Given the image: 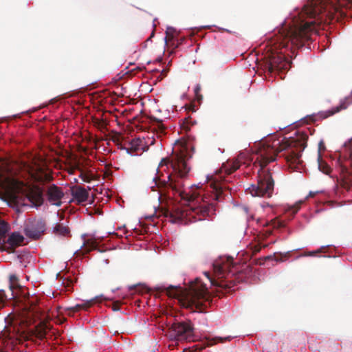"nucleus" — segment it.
<instances>
[{
  "label": "nucleus",
  "mask_w": 352,
  "mask_h": 352,
  "mask_svg": "<svg viewBox=\"0 0 352 352\" xmlns=\"http://www.w3.org/2000/svg\"><path fill=\"white\" fill-rule=\"evenodd\" d=\"M333 0H309L300 12L287 19L280 29L265 46L263 67L270 74H280L288 71L296 49L305 45L311 39L314 32L324 19L331 17L330 9L333 7Z\"/></svg>",
  "instance_id": "nucleus-1"
},
{
  "label": "nucleus",
  "mask_w": 352,
  "mask_h": 352,
  "mask_svg": "<svg viewBox=\"0 0 352 352\" xmlns=\"http://www.w3.org/2000/svg\"><path fill=\"white\" fill-rule=\"evenodd\" d=\"M188 146L181 145L175 148L173 154L168 158H163L159 165V168L170 165L173 171L166 178L162 175L161 177L155 176L152 179L151 188L152 191L158 192V199L164 197L165 199H173L176 194H178L183 199L189 201L199 202V199L202 203L195 206L191 205L186 208L175 206L171 209L162 210L163 215L169 219L172 223L187 224L191 222V217L195 221L201 220L203 217L210 215L214 211V205L210 202L206 197H201V192H193L190 194L185 192L184 188V179L187 176L190 168L186 163L188 157Z\"/></svg>",
  "instance_id": "nucleus-2"
},
{
  "label": "nucleus",
  "mask_w": 352,
  "mask_h": 352,
  "mask_svg": "<svg viewBox=\"0 0 352 352\" xmlns=\"http://www.w3.org/2000/svg\"><path fill=\"white\" fill-rule=\"evenodd\" d=\"M308 136L305 133H298L296 137L278 139H268L255 143L251 148L253 153L252 160L255 159L260 166L258 170V181L256 185H251L245 189L246 193L252 197H271L274 192V181L272 173L265 166L276 160L278 153L285 151L283 154L289 168L296 169L300 164L301 153L307 146ZM247 148L243 151L248 153Z\"/></svg>",
  "instance_id": "nucleus-3"
},
{
  "label": "nucleus",
  "mask_w": 352,
  "mask_h": 352,
  "mask_svg": "<svg viewBox=\"0 0 352 352\" xmlns=\"http://www.w3.org/2000/svg\"><path fill=\"white\" fill-rule=\"evenodd\" d=\"M155 290L157 293L166 292L168 297L179 299L184 306L193 311L204 312L211 303L208 288L198 278L190 283L188 289L162 285L155 287Z\"/></svg>",
  "instance_id": "nucleus-4"
},
{
  "label": "nucleus",
  "mask_w": 352,
  "mask_h": 352,
  "mask_svg": "<svg viewBox=\"0 0 352 352\" xmlns=\"http://www.w3.org/2000/svg\"><path fill=\"white\" fill-rule=\"evenodd\" d=\"M36 298L28 300L24 305L22 316L15 319L12 323L6 327L3 331V337L8 340H13L18 335L25 332L28 327L34 323L37 319L41 320L34 327V333L36 337L43 339L45 337L47 330L50 329V324L45 320L40 318L41 313L36 305Z\"/></svg>",
  "instance_id": "nucleus-5"
},
{
  "label": "nucleus",
  "mask_w": 352,
  "mask_h": 352,
  "mask_svg": "<svg viewBox=\"0 0 352 352\" xmlns=\"http://www.w3.org/2000/svg\"><path fill=\"white\" fill-rule=\"evenodd\" d=\"M212 285L219 289V292L229 289L228 292L239 289L242 281L240 266L233 263L231 257L220 256L213 263V274L204 273Z\"/></svg>",
  "instance_id": "nucleus-6"
},
{
  "label": "nucleus",
  "mask_w": 352,
  "mask_h": 352,
  "mask_svg": "<svg viewBox=\"0 0 352 352\" xmlns=\"http://www.w3.org/2000/svg\"><path fill=\"white\" fill-rule=\"evenodd\" d=\"M241 166L240 161L236 160H229L225 164H223L221 168L214 175L208 178V183L212 189L211 198L212 201H219L223 194V191L226 188L225 182L228 180L226 176H229Z\"/></svg>",
  "instance_id": "nucleus-7"
},
{
  "label": "nucleus",
  "mask_w": 352,
  "mask_h": 352,
  "mask_svg": "<svg viewBox=\"0 0 352 352\" xmlns=\"http://www.w3.org/2000/svg\"><path fill=\"white\" fill-rule=\"evenodd\" d=\"M339 173L336 179V192L344 195L352 190V146L338 161Z\"/></svg>",
  "instance_id": "nucleus-8"
},
{
  "label": "nucleus",
  "mask_w": 352,
  "mask_h": 352,
  "mask_svg": "<svg viewBox=\"0 0 352 352\" xmlns=\"http://www.w3.org/2000/svg\"><path fill=\"white\" fill-rule=\"evenodd\" d=\"M13 199L17 206L28 205L24 202L27 200L30 202V206L37 208L44 203L43 190L38 186H33L26 191L25 197L23 199L19 198L18 196H14Z\"/></svg>",
  "instance_id": "nucleus-9"
},
{
  "label": "nucleus",
  "mask_w": 352,
  "mask_h": 352,
  "mask_svg": "<svg viewBox=\"0 0 352 352\" xmlns=\"http://www.w3.org/2000/svg\"><path fill=\"white\" fill-rule=\"evenodd\" d=\"M171 330L175 338L178 340H193L194 328L189 320L174 322L171 326Z\"/></svg>",
  "instance_id": "nucleus-10"
},
{
  "label": "nucleus",
  "mask_w": 352,
  "mask_h": 352,
  "mask_svg": "<svg viewBox=\"0 0 352 352\" xmlns=\"http://www.w3.org/2000/svg\"><path fill=\"white\" fill-rule=\"evenodd\" d=\"M46 224L43 219H38L28 223L24 232L26 236L32 239H38L45 231Z\"/></svg>",
  "instance_id": "nucleus-11"
},
{
  "label": "nucleus",
  "mask_w": 352,
  "mask_h": 352,
  "mask_svg": "<svg viewBox=\"0 0 352 352\" xmlns=\"http://www.w3.org/2000/svg\"><path fill=\"white\" fill-rule=\"evenodd\" d=\"M45 196L50 204L59 207L62 205L64 192L62 188L51 184L45 190Z\"/></svg>",
  "instance_id": "nucleus-12"
},
{
  "label": "nucleus",
  "mask_w": 352,
  "mask_h": 352,
  "mask_svg": "<svg viewBox=\"0 0 352 352\" xmlns=\"http://www.w3.org/2000/svg\"><path fill=\"white\" fill-rule=\"evenodd\" d=\"M352 104V96L345 97L342 100L338 106L333 107L331 109L327 111H320L317 114L318 120H324L331 116H333L336 113L340 112L342 110L346 109L348 107Z\"/></svg>",
  "instance_id": "nucleus-13"
},
{
  "label": "nucleus",
  "mask_w": 352,
  "mask_h": 352,
  "mask_svg": "<svg viewBox=\"0 0 352 352\" xmlns=\"http://www.w3.org/2000/svg\"><path fill=\"white\" fill-rule=\"evenodd\" d=\"M102 298V296L98 297L96 296L89 300L85 301L82 304H78L74 307H68L66 309L68 311V315L72 316L74 313L80 311L81 309L87 310L89 307H91L93 305L101 301L99 298Z\"/></svg>",
  "instance_id": "nucleus-14"
},
{
  "label": "nucleus",
  "mask_w": 352,
  "mask_h": 352,
  "mask_svg": "<svg viewBox=\"0 0 352 352\" xmlns=\"http://www.w3.org/2000/svg\"><path fill=\"white\" fill-rule=\"evenodd\" d=\"M24 239L23 236L19 232H14L6 241L3 240V243L8 245V248L14 250L16 247L23 245Z\"/></svg>",
  "instance_id": "nucleus-15"
},
{
  "label": "nucleus",
  "mask_w": 352,
  "mask_h": 352,
  "mask_svg": "<svg viewBox=\"0 0 352 352\" xmlns=\"http://www.w3.org/2000/svg\"><path fill=\"white\" fill-rule=\"evenodd\" d=\"M72 195L78 204L87 201L89 197L88 191L79 186H76L72 189Z\"/></svg>",
  "instance_id": "nucleus-16"
},
{
  "label": "nucleus",
  "mask_w": 352,
  "mask_h": 352,
  "mask_svg": "<svg viewBox=\"0 0 352 352\" xmlns=\"http://www.w3.org/2000/svg\"><path fill=\"white\" fill-rule=\"evenodd\" d=\"M21 286L19 283L18 278L14 274L9 276V293L10 298H14L18 295V291L20 290Z\"/></svg>",
  "instance_id": "nucleus-17"
},
{
  "label": "nucleus",
  "mask_w": 352,
  "mask_h": 352,
  "mask_svg": "<svg viewBox=\"0 0 352 352\" xmlns=\"http://www.w3.org/2000/svg\"><path fill=\"white\" fill-rule=\"evenodd\" d=\"M175 32V30L174 28H168L166 32V36L165 40H166V43L167 44L171 42L172 45L175 48H177V47H178V46L179 45H181L182 43V42L185 39V38L182 37V38H180L179 39L177 38V43H175V35H174Z\"/></svg>",
  "instance_id": "nucleus-18"
},
{
  "label": "nucleus",
  "mask_w": 352,
  "mask_h": 352,
  "mask_svg": "<svg viewBox=\"0 0 352 352\" xmlns=\"http://www.w3.org/2000/svg\"><path fill=\"white\" fill-rule=\"evenodd\" d=\"M175 32V30L174 28H168L166 32V36L165 40H166V43L167 44L171 42L172 45L175 48H177V47H178V46L179 45H181L182 43V42L185 39V38L182 37V38H180L179 39L177 38V43H175V35H174Z\"/></svg>",
  "instance_id": "nucleus-19"
},
{
  "label": "nucleus",
  "mask_w": 352,
  "mask_h": 352,
  "mask_svg": "<svg viewBox=\"0 0 352 352\" xmlns=\"http://www.w3.org/2000/svg\"><path fill=\"white\" fill-rule=\"evenodd\" d=\"M52 232L56 236H69L70 230L67 226L61 223H56L52 228Z\"/></svg>",
  "instance_id": "nucleus-20"
},
{
  "label": "nucleus",
  "mask_w": 352,
  "mask_h": 352,
  "mask_svg": "<svg viewBox=\"0 0 352 352\" xmlns=\"http://www.w3.org/2000/svg\"><path fill=\"white\" fill-rule=\"evenodd\" d=\"M98 245V243L95 238L85 239L82 250V254L89 253L90 251L96 249Z\"/></svg>",
  "instance_id": "nucleus-21"
},
{
  "label": "nucleus",
  "mask_w": 352,
  "mask_h": 352,
  "mask_svg": "<svg viewBox=\"0 0 352 352\" xmlns=\"http://www.w3.org/2000/svg\"><path fill=\"white\" fill-rule=\"evenodd\" d=\"M142 141L140 139L133 140L130 143L129 147L126 148V153L130 155H134L140 150Z\"/></svg>",
  "instance_id": "nucleus-22"
},
{
  "label": "nucleus",
  "mask_w": 352,
  "mask_h": 352,
  "mask_svg": "<svg viewBox=\"0 0 352 352\" xmlns=\"http://www.w3.org/2000/svg\"><path fill=\"white\" fill-rule=\"evenodd\" d=\"M154 121L155 122L154 129L157 131V135L161 136L165 134L166 127L162 123V120L155 118Z\"/></svg>",
  "instance_id": "nucleus-23"
},
{
  "label": "nucleus",
  "mask_w": 352,
  "mask_h": 352,
  "mask_svg": "<svg viewBox=\"0 0 352 352\" xmlns=\"http://www.w3.org/2000/svg\"><path fill=\"white\" fill-rule=\"evenodd\" d=\"M12 299L10 298V295L6 294L3 289L0 290V309L4 307L8 303V300Z\"/></svg>",
  "instance_id": "nucleus-24"
},
{
  "label": "nucleus",
  "mask_w": 352,
  "mask_h": 352,
  "mask_svg": "<svg viewBox=\"0 0 352 352\" xmlns=\"http://www.w3.org/2000/svg\"><path fill=\"white\" fill-rule=\"evenodd\" d=\"M318 168L320 170L327 175L329 174L331 171V168L327 163L322 161L321 156L320 154L318 155Z\"/></svg>",
  "instance_id": "nucleus-25"
},
{
  "label": "nucleus",
  "mask_w": 352,
  "mask_h": 352,
  "mask_svg": "<svg viewBox=\"0 0 352 352\" xmlns=\"http://www.w3.org/2000/svg\"><path fill=\"white\" fill-rule=\"evenodd\" d=\"M195 124L196 121L192 120L191 118L188 117L184 120L182 124V128L183 130L188 131L190 129V126Z\"/></svg>",
  "instance_id": "nucleus-26"
},
{
  "label": "nucleus",
  "mask_w": 352,
  "mask_h": 352,
  "mask_svg": "<svg viewBox=\"0 0 352 352\" xmlns=\"http://www.w3.org/2000/svg\"><path fill=\"white\" fill-rule=\"evenodd\" d=\"M9 230V225L4 221L0 220V236L5 238L6 234Z\"/></svg>",
  "instance_id": "nucleus-27"
},
{
  "label": "nucleus",
  "mask_w": 352,
  "mask_h": 352,
  "mask_svg": "<svg viewBox=\"0 0 352 352\" xmlns=\"http://www.w3.org/2000/svg\"><path fill=\"white\" fill-rule=\"evenodd\" d=\"M270 223L273 228H276V229L284 228L285 226V222L280 220L278 218L272 219Z\"/></svg>",
  "instance_id": "nucleus-28"
},
{
  "label": "nucleus",
  "mask_w": 352,
  "mask_h": 352,
  "mask_svg": "<svg viewBox=\"0 0 352 352\" xmlns=\"http://www.w3.org/2000/svg\"><path fill=\"white\" fill-rule=\"evenodd\" d=\"M231 339V337L230 336H227V337H215L214 339H213V342L212 343H210V345H212L213 344H216L217 342H224L226 341H229ZM209 344V343L208 344Z\"/></svg>",
  "instance_id": "nucleus-29"
},
{
  "label": "nucleus",
  "mask_w": 352,
  "mask_h": 352,
  "mask_svg": "<svg viewBox=\"0 0 352 352\" xmlns=\"http://www.w3.org/2000/svg\"><path fill=\"white\" fill-rule=\"evenodd\" d=\"M94 124L96 127H98L100 130H102L106 126V123L102 120L96 119L94 121Z\"/></svg>",
  "instance_id": "nucleus-30"
},
{
  "label": "nucleus",
  "mask_w": 352,
  "mask_h": 352,
  "mask_svg": "<svg viewBox=\"0 0 352 352\" xmlns=\"http://www.w3.org/2000/svg\"><path fill=\"white\" fill-rule=\"evenodd\" d=\"M302 201H300L299 203H297L289 208V210L291 211L292 214H295L298 211V210L300 208V204H302Z\"/></svg>",
  "instance_id": "nucleus-31"
},
{
  "label": "nucleus",
  "mask_w": 352,
  "mask_h": 352,
  "mask_svg": "<svg viewBox=\"0 0 352 352\" xmlns=\"http://www.w3.org/2000/svg\"><path fill=\"white\" fill-rule=\"evenodd\" d=\"M192 348L195 352H201L204 349H205L206 346L203 344H197L194 345Z\"/></svg>",
  "instance_id": "nucleus-32"
},
{
  "label": "nucleus",
  "mask_w": 352,
  "mask_h": 352,
  "mask_svg": "<svg viewBox=\"0 0 352 352\" xmlns=\"http://www.w3.org/2000/svg\"><path fill=\"white\" fill-rule=\"evenodd\" d=\"M80 177L85 182H90V181L91 180V177L88 174H87L82 171L81 172Z\"/></svg>",
  "instance_id": "nucleus-33"
},
{
  "label": "nucleus",
  "mask_w": 352,
  "mask_h": 352,
  "mask_svg": "<svg viewBox=\"0 0 352 352\" xmlns=\"http://www.w3.org/2000/svg\"><path fill=\"white\" fill-rule=\"evenodd\" d=\"M120 302L116 301L112 305V309L115 311H118V310H120Z\"/></svg>",
  "instance_id": "nucleus-34"
},
{
  "label": "nucleus",
  "mask_w": 352,
  "mask_h": 352,
  "mask_svg": "<svg viewBox=\"0 0 352 352\" xmlns=\"http://www.w3.org/2000/svg\"><path fill=\"white\" fill-rule=\"evenodd\" d=\"M201 90V87L200 85L197 84L194 89L195 95L200 94Z\"/></svg>",
  "instance_id": "nucleus-35"
},
{
  "label": "nucleus",
  "mask_w": 352,
  "mask_h": 352,
  "mask_svg": "<svg viewBox=\"0 0 352 352\" xmlns=\"http://www.w3.org/2000/svg\"><path fill=\"white\" fill-rule=\"evenodd\" d=\"M52 179V177L48 175V174H45V178L44 179H39L40 181H45V182H47V181H50Z\"/></svg>",
  "instance_id": "nucleus-36"
},
{
  "label": "nucleus",
  "mask_w": 352,
  "mask_h": 352,
  "mask_svg": "<svg viewBox=\"0 0 352 352\" xmlns=\"http://www.w3.org/2000/svg\"><path fill=\"white\" fill-rule=\"evenodd\" d=\"M195 98L196 100L200 102H201L202 99H203V96L201 94H196L195 95Z\"/></svg>",
  "instance_id": "nucleus-37"
},
{
  "label": "nucleus",
  "mask_w": 352,
  "mask_h": 352,
  "mask_svg": "<svg viewBox=\"0 0 352 352\" xmlns=\"http://www.w3.org/2000/svg\"><path fill=\"white\" fill-rule=\"evenodd\" d=\"M320 250H318L316 252H309L307 254H306L307 256H315L317 253L320 252Z\"/></svg>",
  "instance_id": "nucleus-38"
},
{
  "label": "nucleus",
  "mask_w": 352,
  "mask_h": 352,
  "mask_svg": "<svg viewBox=\"0 0 352 352\" xmlns=\"http://www.w3.org/2000/svg\"><path fill=\"white\" fill-rule=\"evenodd\" d=\"M248 58H245V57L243 56V60H245V61L243 62V67H245V66H246V65H247V63H249L250 60H248Z\"/></svg>",
  "instance_id": "nucleus-39"
},
{
  "label": "nucleus",
  "mask_w": 352,
  "mask_h": 352,
  "mask_svg": "<svg viewBox=\"0 0 352 352\" xmlns=\"http://www.w3.org/2000/svg\"><path fill=\"white\" fill-rule=\"evenodd\" d=\"M316 192H310L309 193L308 197H314L316 195Z\"/></svg>",
  "instance_id": "nucleus-40"
},
{
  "label": "nucleus",
  "mask_w": 352,
  "mask_h": 352,
  "mask_svg": "<svg viewBox=\"0 0 352 352\" xmlns=\"http://www.w3.org/2000/svg\"><path fill=\"white\" fill-rule=\"evenodd\" d=\"M245 256H248V252H243V261L245 259Z\"/></svg>",
  "instance_id": "nucleus-41"
},
{
  "label": "nucleus",
  "mask_w": 352,
  "mask_h": 352,
  "mask_svg": "<svg viewBox=\"0 0 352 352\" xmlns=\"http://www.w3.org/2000/svg\"><path fill=\"white\" fill-rule=\"evenodd\" d=\"M3 239H4V237H3V236H0V243L1 242V241H2V240H3V241L4 240Z\"/></svg>",
  "instance_id": "nucleus-42"
},
{
  "label": "nucleus",
  "mask_w": 352,
  "mask_h": 352,
  "mask_svg": "<svg viewBox=\"0 0 352 352\" xmlns=\"http://www.w3.org/2000/svg\"><path fill=\"white\" fill-rule=\"evenodd\" d=\"M243 211H245L246 212H248V209L246 208L243 207Z\"/></svg>",
  "instance_id": "nucleus-43"
}]
</instances>
